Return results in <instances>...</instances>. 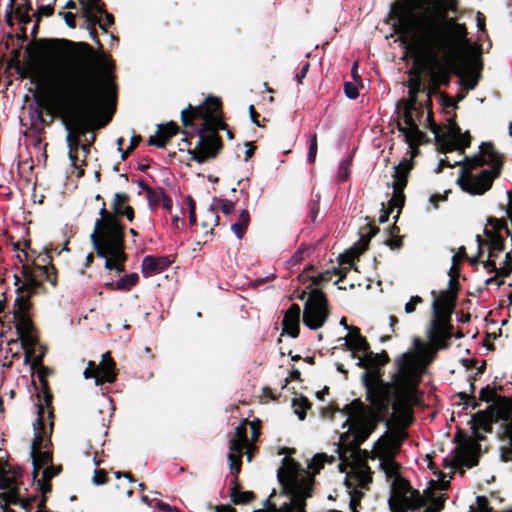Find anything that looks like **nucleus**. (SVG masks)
Masks as SVG:
<instances>
[{"mask_svg": "<svg viewBox=\"0 0 512 512\" xmlns=\"http://www.w3.org/2000/svg\"><path fill=\"white\" fill-rule=\"evenodd\" d=\"M488 223L493 227V229L495 230L494 233H497L498 231L504 229L506 234L508 236H512V233L510 232L508 226H507V222L506 220L504 219H488Z\"/></svg>", "mask_w": 512, "mask_h": 512, "instance_id": "ea45409f", "label": "nucleus"}, {"mask_svg": "<svg viewBox=\"0 0 512 512\" xmlns=\"http://www.w3.org/2000/svg\"><path fill=\"white\" fill-rule=\"evenodd\" d=\"M163 129V136L167 137V140H169L173 135L177 132V125L173 122H170L166 125H161Z\"/></svg>", "mask_w": 512, "mask_h": 512, "instance_id": "603ef678", "label": "nucleus"}, {"mask_svg": "<svg viewBox=\"0 0 512 512\" xmlns=\"http://www.w3.org/2000/svg\"><path fill=\"white\" fill-rule=\"evenodd\" d=\"M98 373L100 374V377H95V385H100L103 382H114L116 378L114 371V361L111 358L109 352L102 354V359L98 367Z\"/></svg>", "mask_w": 512, "mask_h": 512, "instance_id": "4be33fe9", "label": "nucleus"}, {"mask_svg": "<svg viewBox=\"0 0 512 512\" xmlns=\"http://www.w3.org/2000/svg\"><path fill=\"white\" fill-rule=\"evenodd\" d=\"M83 376L84 378L88 379V378H94L95 377H100V375H97L96 372H95V369H94V363L89 361L88 362V368L85 369V371L83 372Z\"/></svg>", "mask_w": 512, "mask_h": 512, "instance_id": "bf43d9fd", "label": "nucleus"}, {"mask_svg": "<svg viewBox=\"0 0 512 512\" xmlns=\"http://www.w3.org/2000/svg\"><path fill=\"white\" fill-rule=\"evenodd\" d=\"M448 316H433L430 327L427 331V337L431 344L436 348L446 349L447 340L451 337Z\"/></svg>", "mask_w": 512, "mask_h": 512, "instance_id": "4468645a", "label": "nucleus"}, {"mask_svg": "<svg viewBox=\"0 0 512 512\" xmlns=\"http://www.w3.org/2000/svg\"><path fill=\"white\" fill-rule=\"evenodd\" d=\"M37 485L43 494H46L51 491V485L49 484V480H44L40 478L37 480Z\"/></svg>", "mask_w": 512, "mask_h": 512, "instance_id": "052dcab7", "label": "nucleus"}, {"mask_svg": "<svg viewBox=\"0 0 512 512\" xmlns=\"http://www.w3.org/2000/svg\"><path fill=\"white\" fill-rule=\"evenodd\" d=\"M484 268L488 272H494V271L498 272V268L496 267L495 262L493 260H491V258H489L487 261L484 262Z\"/></svg>", "mask_w": 512, "mask_h": 512, "instance_id": "338daca9", "label": "nucleus"}, {"mask_svg": "<svg viewBox=\"0 0 512 512\" xmlns=\"http://www.w3.org/2000/svg\"><path fill=\"white\" fill-rule=\"evenodd\" d=\"M511 270H512V266H511L510 253H506L505 258L503 260V266H500L498 268V274L507 276L511 273Z\"/></svg>", "mask_w": 512, "mask_h": 512, "instance_id": "a18cd8bd", "label": "nucleus"}, {"mask_svg": "<svg viewBox=\"0 0 512 512\" xmlns=\"http://www.w3.org/2000/svg\"><path fill=\"white\" fill-rule=\"evenodd\" d=\"M250 222L249 212L246 209H243L239 214V219L237 222L231 225V230L237 239H242L243 233L245 229L248 227Z\"/></svg>", "mask_w": 512, "mask_h": 512, "instance_id": "2f4dec72", "label": "nucleus"}, {"mask_svg": "<svg viewBox=\"0 0 512 512\" xmlns=\"http://www.w3.org/2000/svg\"><path fill=\"white\" fill-rule=\"evenodd\" d=\"M452 462L455 467L471 468L477 464V455L474 446H460L456 449Z\"/></svg>", "mask_w": 512, "mask_h": 512, "instance_id": "aec40b11", "label": "nucleus"}, {"mask_svg": "<svg viewBox=\"0 0 512 512\" xmlns=\"http://www.w3.org/2000/svg\"><path fill=\"white\" fill-rule=\"evenodd\" d=\"M446 136L458 149H464L469 146L470 136L468 132L463 133L461 128L454 122L448 125Z\"/></svg>", "mask_w": 512, "mask_h": 512, "instance_id": "393cba45", "label": "nucleus"}, {"mask_svg": "<svg viewBox=\"0 0 512 512\" xmlns=\"http://www.w3.org/2000/svg\"><path fill=\"white\" fill-rule=\"evenodd\" d=\"M317 148V137L316 134H313L309 139V151L307 155V159L310 163H313L315 161Z\"/></svg>", "mask_w": 512, "mask_h": 512, "instance_id": "a19ab883", "label": "nucleus"}, {"mask_svg": "<svg viewBox=\"0 0 512 512\" xmlns=\"http://www.w3.org/2000/svg\"><path fill=\"white\" fill-rule=\"evenodd\" d=\"M434 14L425 11L408 13L399 17L403 33L420 46L434 63L440 59L447 64L455 62L468 47L467 30L453 18L449 11L456 10V0H426Z\"/></svg>", "mask_w": 512, "mask_h": 512, "instance_id": "f03ea898", "label": "nucleus"}, {"mask_svg": "<svg viewBox=\"0 0 512 512\" xmlns=\"http://www.w3.org/2000/svg\"><path fill=\"white\" fill-rule=\"evenodd\" d=\"M443 506V498L442 496H439L436 498V500L427 506L424 510V512H440Z\"/></svg>", "mask_w": 512, "mask_h": 512, "instance_id": "6e6d98bb", "label": "nucleus"}, {"mask_svg": "<svg viewBox=\"0 0 512 512\" xmlns=\"http://www.w3.org/2000/svg\"><path fill=\"white\" fill-rule=\"evenodd\" d=\"M107 481L106 473L104 470H94V475L92 477V482L95 485H103Z\"/></svg>", "mask_w": 512, "mask_h": 512, "instance_id": "3c124183", "label": "nucleus"}, {"mask_svg": "<svg viewBox=\"0 0 512 512\" xmlns=\"http://www.w3.org/2000/svg\"><path fill=\"white\" fill-rule=\"evenodd\" d=\"M0 490L3 491L6 503H16L18 500L16 481L7 476L4 470L0 469Z\"/></svg>", "mask_w": 512, "mask_h": 512, "instance_id": "b1692460", "label": "nucleus"}, {"mask_svg": "<svg viewBox=\"0 0 512 512\" xmlns=\"http://www.w3.org/2000/svg\"><path fill=\"white\" fill-rule=\"evenodd\" d=\"M371 481V471L366 463L354 460L348 464L345 484L350 496L349 506L353 511H355L358 502L364 495L363 489H366Z\"/></svg>", "mask_w": 512, "mask_h": 512, "instance_id": "9d476101", "label": "nucleus"}, {"mask_svg": "<svg viewBox=\"0 0 512 512\" xmlns=\"http://www.w3.org/2000/svg\"><path fill=\"white\" fill-rule=\"evenodd\" d=\"M457 184L471 195H481L491 188L499 175L501 158L490 143H482L478 154L465 159Z\"/></svg>", "mask_w": 512, "mask_h": 512, "instance_id": "39448f33", "label": "nucleus"}, {"mask_svg": "<svg viewBox=\"0 0 512 512\" xmlns=\"http://www.w3.org/2000/svg\"><path fill=\"white\" fill-rule=\"evenodd\" d=\"M128 200V195L123 192H117L114 195V199L112 202L113 209L116 207H119L121 205H124V203Z\"/></svg>", "mask_w": 512, "mask_h": 512, "instance_id": "5fc2aeb1", "label": "nucleus"}, {"mask_svg": "<svg viewBox=\"0 0 512 512\" xmlns=\"http://www.w3.org/2000/svg\"><path fill=\"white\" fill-rule=\"evenodd\" d=\"M100 15H104V22H101L99 20V22H97L96 24L99 25L100 29L106 32V26L112 25L114 23V17L112 14L106 12L105 10Z\"/></svg>", "mask_w": 512, "mask_h": 512, "instance_id": "864d4df0", "label": "nucleus"}, {"mask_svg": "<svg viewBox=\"0 0 512 512\" xmlns=\"http://www.w3.org/2000/svg\"><path fill=\"white\" fill-rule=\"evenodd\" d=\"M413 106H410V103H408L404 109V112H403V120L402 122H400L399 124H402V127H407V126H412V125H416L412 115H411V111L410 109L412 108Z\"/></svg>", "mask_w": 512, "mask_h": 512, "instance_id": "c03bdc74", "label": "nucleus"}, {"mask_svg": "<svg viewBox=\"0 0 512 512\" xmlns=\"http://www.w3.org/2000/svg\"><path fill=\"white\" fill-rule=\"evenodd\" d=\"M407 86H408V92H409L410 106H414V104L416 102L417 94L421 90V80H420L419 76L411 77L408 80Z\"/></svg>", "mask_w": 512, "mask_h": 512, "instance_id": "72a5a7b5", "label": "nucleus"}, {"mask_svg": "<svg viewBox=\"0 0 512 512\" xmlns=\"http://www.w3.org/2000/svg\"><path fill=\"white\" fill-rule=\"evenodd\" d=\"M325 294L319 289H313L304 305L303 322L312 330L319 329L325 323L327 312Z\"/></svg>", "mask_w": 512, "mask_h": 512, "instance_id": "9b49d317", "label": "nucleus"}, {"mask_svg": "<svg viewBox=\"0 0 512 512\" xmlns=\"http://www.w3.org/2000/svg\"><path fill=\"white\" fill-rule=\"evenodd\" d=\"M479 398H480V400L487 402V403L494 402L498 408V411L504 410L498 401H499V399H505V398L497 397L495 394V391L493 389H491L489 386H486L485 388L481 389V391L479 393Z\"/></svg>", "mask_w": 512, "mask_h": 512, "instance_id": "c9c22d12", "label": "nucleus"}, {"mask_svg": "<svg viewBox=\"0 0 512 512\" xmlns=\"http://www.w3.org/2000/svg\"><path fill=\"white\" fill-rule=\"evenodd\" d=\"M72 45L59 61L55 75L64 99L60 110L67 120L68 157L75 165L73 150L79 144L73 135L83 136L87 131L100 129L111 116H101L104 101L96 83V63L91 47L83 42Z\"/></svg>", "mask_w": 512, "mask_h": 512, "instance_id": "f257e3e1", "label": "nucleus"}, {"mask_svg": "<svg viewBox=\"0 0 512 512\" xmlns=\"http://www.w3.org/2000/svg\"><path fill=\"white\" fill-rule=\"evenodd\" d=\"M82 16L85 18L86 23L89 26L96 25L99 22L98 14L104 12L103 6L99 3V0H81Z\"/></svg>", "mask_w": 512, "mask_h": 512, "instance_id": "5701e85b", "label": "nucleus"}, {"mask_svg": "<svg viewBox=\"0 0 512 512\" xmlns=\"http://www.w3.org/2000/svg\"><path fill=\"white\" fill-rule=\"evenodd\" d=\"M423 300L420 296H412L410 301L407 302L404 306V311L407 314H411L416 310V305L422 303Z\"/></svg>", "mask_w": 512, "mask_h": 512, "instance_id": "de8ad7c7", "label": "nucleus"}, {"mask_svg": "<svg viewBox=\"0 0 512 512\" xmlns=\"http://www.w3.org/2000/svg\"><path fill=\"white\" fill-rule=\"evenodd\" d=\"M472 419L479 423L480 425H485L486 424V415L484 412H477L473 417Z\"/></svg>", "mask_w": 512, "mask_h": 512, "instance_id": "69168bd1", "label": "nucleus"}, {"mask_svg": "<svg viewBox=\"0 0 512 512\" xmlns=\"http://www.w3.org/2000/svg\"><path fill=\"white\" fill-rule=\"evenodd\" d=\"M354 358L357 359L356 365L360 368H365V369H368L371 366L381 365V364L385 363V361H386V360L380 361V356L378 354H373L370 351H367L366 353H364L363 357L355 356ZM371 371H376L377 374H379L377 369L367 370L366 372H371ZM378 376L380 377V375H378Z\"/></svg>", "mask_w": 512, "mask_h": 512, "instance_id": "cd10ccee", "label": "nucleus"}, {"mask_svg": "<svg viewBox=\"0 0 512 512\" xmlns=\"http://www.w3.org/2000/svg\"><path fill=\"white\" fill-rule=\"evenodd\" d=\"M42 469L43 470H42L41 478H43L44 480H49V481L60 472V468L54 467L52 465V463L49 465H46Z\"/></svg>", "mask_w": 512, "mask_h": 512, "instance_id": "79ce46f5", "label": "nucleus"}, {"mask_svg": "<svg viewBox=\"0 0 512 512\" xmlns=\"http://www.w3.org/2000/svg\"><path fill=\"white\" fill-rule=\"evenodd\" d=\"M309 70V64L306 63L302 66L301 70L297 73L296 79L299 83H302V80L307 76Z\"/></svg>", "mask_w": 512, "mask_h": 512, "instance_id": "e2e57ef3", "label": "nucleus"}, {"mask_svg": "<svg viewBox=\"0 0 512 512\" xmlns=\"http://www.w3.org/2000/svg\"><path fill=\"white\" fill-rule=\"evenodd\" d=\"M344 93L349 99H356L359 95L358 88L351 82H346L344 85Z\"/></svg>", "mask_w": 512, "mask_h": 512, "instance_id": "49530a36", "label": "nucleus"}, {"mask_svg": "<svg viewBox=\"0 0 512 512\" xmlns=\"http://www.w3.org/2000/svg\"><path fill=\"white\" fill-rule=\"evenodd\" d=\"M41 412L42 408L39 407V416L33 422L34 438L30 449L34 480L37 479L39 470L52 463V455L49 449L51 441L50 437L44 431L43 422L40 417Z\"/></svg>", "mask_w": 512, "mask_h": 512, "instance_id": "1a4fd4ad", "label": "nucleus"}, {"mask_svg": "<svg viewBox=\"0 0 512 512\" xmlns=\"http://www.w3.org/2000/svg\"><path fill=\"white\" fill-rule=\"evenodd\" d=\"M139 280V276L136 273H131L129 275H125L124 277L120 278L116 282V288L118 290H129L131 287H133Z\"/></svg>", "mask_w": 512, "mask_h": 512, "instance_id": "e433bc0d", "label": "nucleus"}, {"mask_svg": "<svg viewBox=\"0 0 512 512\" xmlns=\"http://www.w3.org/2000/svg\"><path fill=\"white\" fill-rule=\"evenodd\" d=\"M100 226V220H96L94 230L90 235L91 242L98 257L111 256L114 260V267L117 273L124 271L123 262L126 260L124 253V231L119 222L109 218L106 220L100 237H97V231Z\"/></svg>", "mask_w": 512, "mask_h": 512, "instance_id": "0eeeda50", "label": "nucleus"}, {"mask_svg": "<svg viewBox=\"0 0 512 512\" xmlns=\"http://www.w3.org/2000/svg\"><path fill=\"white\" fill-rule=\"evenodd\" d=\"M412 168L411 162L404 160L398 165L394 166V180L391 183L393 188V196L389 200L390 209H400L404 202L403 189L406 185L408 174Z\"/></svg>", "mask_w": 512, "mask_h": 512, "instance_id": "f8f14e48", "label": "nucleus"}, {"mask_svg": "<svg viewBox=\"0 0 512 512\" xmlns=\"http://www.w3.org/2000/svg\"><path fill=\"white\" fill-rule=\"evenodd\" d=\"M292 406L299 420H304L306 416V409L309 408L308 400L303 396L295 397L292 401Z\"/></svg>", "mask_w": 512, "mask_h": 512, "instance_id": "f704fd0d", "label": "nucleus"}, {"mask_svg": "<svg viewBox=\"0 0 512 512\" xmlns=\"http://www.w3.org/2000/svg\"><path fill=\"white\" fill-rule=\"evenodd\" d=\"M235 204L230 200H224L221 204V210L224 214L229 215L234 211Z\"/></svg>", "mask_w": 512, "mask_h": 512, "instance_id": "13d9d810", "label": "nucleus"}, {"mask_svg": "<svg viewBox=\"0 0 512 512\" xmlns=\"http://www.w3.org/2000/svg\"><path fill=\"white\" fill-rule=\"evenodd\" d=\"M300 307L293 304L285 313L283 319V332L292 338H296L299 334Z\"/></svg>", "mask_w": 512, "mask_h": 512, "instance_id": "412c9836", "label": "nucleus"}, {"mask_svg": "<svg viewBox=\"0 0 512 512\" xmlns=\"http://www.w3.org/2000/svg\"><path fill=\"white\" fill-rule=\"evenodd\" d=\"M455 293L452 291H441L432 302L433 316H448L453 306Z\"/></svg>", "mask_w": 512, "mask_h": 512, "instance_id": "6ab92c4d", "label": "nucleus"}, {"mask_svg": "<svg viewBox=\"0 0 512 512\" xmlns=\"http://www.w3.org/2000/svg\"><path fill=\"white\" fill-rule=\"evenodd\" d=\"M168 261L164 257L156 258L153 256H145L142 260V268L141 271L145 277L151 275V273L160 271L164 267H166Z\"/></svg>", "mask_w": 512, "mask_h": 512, "instance_id": "bb28decb", "label": "nucleus"}, {"mask_svg": "<svg viewBox=\"0 0 512 512\" xmlns=\"http://www.w3.org/2000/svg\"><path fill=\"white\" fill-rule=\"evenodd\" d=\"M99 214H100V218L98 220H100V226H99V229L97 231V237H100L101 232L103 231V228L105 226V223H106L107 219L112 218V219H115L118 222V220L114 216L107 214L106 209L104 207H102L100 209Z\"/></svg>", "mask_w": 512, "mask_h": 512, "instance_id": "09e8293b", "label": "nucleus"}, {"mask_svg": "<svg viewBox=\"0 0 512 512\" xmlns=\"http://www.w3.org/2000/svg\"><path fill=\"white\" fill-rule=\"evenodd\" d=\"M142 188H145L147 194V201L150 209H154L161 204L162 198H164L163 189H151L148 186H144L142 182H139Z\"/></svg>", "mask_w": 512, "mask_h": 512, "instance_id": "473e14b6", "label": "nucleus"}, {"mask_svg": "<svg viewBox=\"0 0 512 512\" xmlns=\"http://www.w3.org/2000/svg\"><path fill=\"white\" fill-rule=\"evenodd\" d=\"M231 499L235 504H244L249 502L253 498V492L245 491L240 492L236 488L231 489L230 493Z\"/></svg>", "mask_w": 512, "mask_h": 512, "instance_id": "4c0bfd02", "label": "nucleus"}, {"mask_svg": "<svg viewBox=\"0 0 512 512\" xmlns=\"http://www.w3.org/2000/svg\"><path fill=\"white\" fill-rule=\"evenodd\" d=\"M246 424L247 420H244L235 428L234 436L230 440V453L228 454V461L230 469L232 470L234 465L236 466V472L240 470V458L242 451L247 447L246 437Z\"/></svg>", "mask_w": 512, "mask_h": 512, "instance_id": "2eb2a0df", "label": "nucleus"}, {"mask_svg": "<svg viewBox=\"0 0 512 512\" xmlns=\"http://www.w3.org/2000/svg\"><path fill=\"white\" fill-rule=\"evenodd\" d=\"M39 11L43 16H51L53 14V8L50 5L40 6Z\"/></svg>", "mask_w": 512, "mask_h": 512, "instance_id": "774afa93", "label": "nucleus"}, {"mask_svg": "<svg viewBox=\"0 0 512 512\" xmlns=\"http://www.w3.org/2000/svg\"><path fill=\"white\" fill-rule=\"evenodd\" d=\"M398 129L404 135L405 140L410 146L417 144L422 138V132L419 130L417 124L407 127H402V124H398Z\"/></svg>", "mask_w": 512, "mask_h": 512, "instance_id": "7c9ffc66", "label": "nucleus"}, {"mask_svg": "<svg viewBox=\"0 0 512 512\" xmlns=\"http://www.w3.org/2000/svg\"><path fill=\"white\" fill-rule=\"evenodd\" d=\"M220 147V139L214 131L206 135L200 133L196 149L189 151V154L198 163H204L207 159L215 157Z\"/></svg>", "mask_w": 512, "mask_h": 512, "instance_id": "ddd939ff", "label": "nucleus"}, {"mask_svg": "<svg viewBox=\"0 0 512 512\" xmlns=\"http://www.w3.org/2000/svg\"><path fill=\"white\" fill-rule=\"evenodd\" d=\"M64 20H65V23L71 27V28H74L75 27V15L71 12H67L65 15H64Z\"/></svg>", "mask_w": 512, "mask_h": 512, "instance_id": "0e129e2a", "label": "nucleus"}, {"mask_svg": "<svg viewBox=\"0 0 512 512\" xmlns=\"http://www.w3.org/2000/svg\"><path fill=\"white\" fill-rule=\"evenodd\" d=\"M207 101H211V106L209 107V113L210 114H215L217 113L218 109H219V100L217 98H213V97H207L206 98Z\"/></svg>", "mask_w": 512, "mask_h": 512, "instance_id": "680f3d73", "label": "nucleus"}, {"mask_svg": "<svg viewBox=\"0 0 512 512\" xmlns=\"http://www.w3.org/2000/svg\"><path fill=\"white\" fill-rule=\"evenodd\" d=\"M375 428V422H369L365 425L364 430L361 434L357 435L356 438L359 439V441L365 440L369 434L374 430Z\"/></svg>", "mask_w": 512, "mask_h": 512, "instance_id": "4d7b16f0", "label": "nucleus"}, {"mask_svg": "<svg viewBox=\"0 0 512 512\" xmlns=\"http://www.w3.org/2000/svg\"><path fill=\"white\" fill-rule=\"evenodd\" d=\"M282 481L285 483L286 491L290 493V500L281 506V512H306L303 499L309 495L307 489L299 493L295 490L296 486L291 480L284 478Z\"/></svg>", "mask_w": 512, "mask_h": 512, "instance_id": "dca6fc26", "label": "nucleus"}, {"mask_svg": "<svg viewBox=\"0 0 512 512\" xmlns=\"http://www.w3.org/2000/svg\"><path fill=\"white\" fill-rule=\"evenodd\" d=\"M488 236L489 258L497 257L498 254L504 249L505 240L498 233H491L487 230L484 231Z\"/></svg>", "mask_w": 512, "mask_h": 512, "instance_id": "c85d7f7f", "label": "nucleus"}, {"mask_svg": "<svg viewBox=\"0 0 512 512\" xmlns=\"http://www.w3.org/2000/svg\"><path fill=\"white\" fill-rule=\"evenodd\" d=\"M336 273L337 270L334 269L333 271L327 270L324 273H320L318 276L313 278V283L315 285H320L323 282H329L331 280L332 273Z\"/></svg>", "mask_w": 512, "mask_h": 512, "instance_id": "8fccbe9b", "label": "nucleus"}, {"mask_svg": "<svg viewBox=\"0 0 512 512\" xmlns=\"http://www.w3.org/2000/svg\"><path fill=\"white\" fill-rule=\"evenodd\" d=\"M24 283L17 288L18 295L15 298L13 318L21 345L28 358L36 344V336L33 333V324L28 316L30 306L29 297L39 286L38 280L28 271H23Z\"/></svg>", "mask_w": 512, "mask_h": 512, "instance_id": "423d86ee", "label": "nucleus"}, {"mask_svg": "<svg viewBox=\"0 0 512 512\" xmlns=\"http://www.w3.org/2000/svg\"><path fill=\"white\" fill-rule=\"evenodd\" d=\"M115 214L124 215L129 221H133L134 219V211L133 208L129 205H121L113 209Z\"/></svg>", "mask_w": 512, "mask_h": 512, "instance_id": "37998d69", "label": "nucleus"}, {"mask_svg": "<svg viewBox=\"0 0 512 512\" xmlns=\"http://www.w3.org/2000/svg\"><path fill=\"white\" fill-rule=\"evenodd\" d=\"M277 477L282 486L285 500L277 505L275 502L270 500L273 495L272 493L269 495V498L263 502V509H257L252 512H281V506L290 500V493L286 491L285 483L282 481L284 478L291 480V482L296 486L295 490L299 493H301L302 490L304 491L307 489L309 495L307 497L305 496L303 499L304 504L306 505V500L311 497V477L307 471L300 467L299 463L288 457L283 458L282 466L277 471Z\"/></svg>", "mask_w": 512, "mask_h": 512, "instance_id": "6e6552de", "label": "nucleus"}, {"mask_svg": "<svg viewBox=\"0 0 512 512\" xmlns=\"http://www.w3.org/2000/svg\"><path fill=\"white\" fill-rule=\"evenodd\" d=\"M326 461V454H316L308 463V469H305L300 465V467L303 470L307 471L311 477V491L313 490L314 475L320 471V469L324 466Z\"/></svg>", "mask_w": 512, "mask_h": 512, "instance_id": "c756f323", "label": "nucleus"}, {"mask_svg": "<svg viewBox=\"0 0 512 512\" xmlns=\"http://www.w3.org/2000/svg\"><path fill=\"white\" fill-rule=\"evenodd\" d=\"M167 137L163 136L162 126H158V130L155 136H150L148 139V144L156 146L158 148H164L167 144Z\"/></svg>", "mask_w": 512, "mask_h": 512, "instance_id": "58836bf2", "label": "nucleus"}, {"mask_svg": "<svg viewBox=\"0 0 512 512\" xmlns=\"http://www.w3.org/2000/svg\"><path fill=\"white\" fill-rule=\"evenodd\" d=\"M345 342L349 350H351V357H355L356 351L363 353L369 351V344L366 339L360 335L358 328H353V330L345 337Z\"/></svg>", "mask_w": 512, "mask_h": 512, "instance_id": "a878e982", "label": "nucleus"}, {"mask_svg": "<svg viewBox=\"0 0 512 512\" xmlns=\"http://www.w3.org/2000/svg\"><path fill=\"white\" fill-rule=\"evenodd\" d=\"M406 436L403 429L391 430L379 437L371 451L372 458L379 460V468L387 479L391 480L388 504L392 512H408L423 504L419 492L413 490L409 483L399 475V466L394 460Z\"/></svg>", "mask_w": 512, "mask_h": 512, "instance_id": "20e7f679", "label": "nucleus"}, {"mask_svg": "<svg viewBox=\"0 0 512 512\" xmlns=\"http://www.w3.org/2000/svg\"><path fill=\"white\" fill-rule=\"evenodd\" d=\"M469 67L461 74V86L463 89L472 90L476 87L480 78L481 62L476 54L470 57Z\"/></svg>", "mask_w": 512, "mask_h": 512, "instance_id": "f3484780", "label": "nucleus"}, {"mask_svg": "<svg viewBox=\"0 0 512 512\" xmlns=\"http://www.w3.org/2000/svg\"><path fill=\"white\" fill-rule=\"evenodd\" d=\"M345 409L348 418L343 423L342 427H347V431L354 430L364 420L366 416V407L359 399H355L347 405Z\"/></svg>", "mask_w": 512, "mask_h": 512, "instance_id": "a211bd4d", "label": "nucleus"}, {"mask_svg": "<svg viewBox=\"0 0 512 512\" xmlns=\"http://www.w3.org/2000/svg\"><path fill=\"white\" fill-rule=\"evenodd\" d=\"M413 346L415 355L406 352L395 359L396 371L390 382H384L376 371L363 373L362 383L366 389L367 400L378 413L388 408L392 391L394 412L402 413L405 418L410 417L409 406L418 401L417 386L420 376L440 349L430 342L423 343L419 338L413 339Z\"/></svg>", "mask_w": 512, "mask_h": 512, "instance_id": "7ed1b4c3", "label": "nucleus"}]
</instances>
